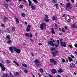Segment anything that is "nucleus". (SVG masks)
<instances>
[{"label":"nucleus","mask_w":77,"mask_h":77,"mask_svg":"<svg viewBox=\"0 0 77 77\" xmlns=\"http://www.w3.org/2000/svg\"><path fill=\"white\" fill-rule=\"evenodd\" d=\"M9 50H10L11 53H14V51H16V53L18 54L20 53H21V50L18 49H16V48L15 47H11L9 48Z\"/></svg>","instance_id":"f257e3e1"},{"label":"nucleus","mask_w":77,"mask_h":77,"mask_svg":"<svg viewBox=\"0 0 77 77\" xmlns=\"http://www.w3.org/2000/svg\"><path fill=\"white\" fill-rule=\"evenodd\" d=\"M34 62L35 63L37 66H38L39 67H40V66H41V63H40L39 61V60H34Z\"/></svg>","instance_id":"f03ea898"},{"label":"nucleus","mask_w":77,"mask_h":77,"mask_svg":"<svg viewBox=\"0 0 77 77\" xmlns=\"http://www.w3.org/2000/svg\"><path fill=\"white\" fill-rule=\"evenodd\" d=\"M50 61L52 63H54V64L55 65H56L57 64V61H55L54 59L52 58L50 60Z\"/></svg>","instance_id":"7ed1b4c3"},{"label":"nucleus","mask_w":77,"mask_h":77,"mask_svg":"<svg viewBox=\"0 0 77 77\" xmlns=\"http://www.w3.org/2000/svg\"><path fill=\"white\" fill-rule=\"evenodd\" d=\"M48 45H51V46H52V47H54L55 45L53 42L51 41H49L48 42Z\"/></svg>","instance_id":"20e7f679"},{"label":"nucleus","mask_w":77,"mask_h":77,"mask_svg":"<svg viewBox=\"0 0 77 77\" xmlns=\"http://www.w3.org/2000/svg\"><path fill=\"white\" fill-rule=\"evenodd\" d=\"M46 25L45 23H42L40 25V28L42 30H44V29Z\"/></svg>","instance_id":"39448f33"},{"label":"nucleus","mask_w":77,"mask_h":77,"mask_svg":"<svg viewBox=\"0 0 77 77\" xmlns=\"http://www.w3.org/2000/svg\"><path fill=\"white\" fill-rule=\"evenodd\" d=\"M60 44L61 46V47H66V43L64 42H61Z\"/></svg>","instance_id":"423d86ee"},{"label":"nucleus","mask_w":77,"mask_h":77,"mask_svg":"<svg viewBox=\"0 0 77 77\" xmlns=\"http://www.w3.org/2000/svg\"><path fill=\"white\" fill-rule=\"evenodd\" d=\"M51 72H52L53 74H55L56 73H57V71L56 69H51Z\"/></svg>","instance_id":"0eeeda50"},{"label":"nucleus","mask_w":77,"mask_h":77,"mask_svg":"<svg viewBox=\"0 0 77 77\" xmlns=\"http://www.w3.org/2000/svg\"><path fill=\"white\" fill-rule=\"evenodd\" d=\"M0 66L2 71H5L6 68H5V67H4V66H3V65H2V64L1 63H0Z\"/></svg>","instance_id":"6e6552de"},{"label":"nucleus","mask_w":77,"mask_h":77,"mask_svg":"<svg viewBox=\"0 0 77 77\" xmlns=\"http://www.w3.org/2000/svg\"><path fill=\"white\" fill-rule=\"evenodd\" d=\"M30 27H31V26H30V25H28L27 26V28L26 29V31L27 32H30Z\"/></svg>","instance_id":"1a4fd4ad"},{"label":"nucleus","mask_w":77,"mask_h":77,"mask_svg":"<svg viewBox=\"0 0 77 77\" xmlns=\"http://www.w3.org/2000/svg\"><path fill=\"white\" fill-rule=\"evenodd\" d=\"M71 64H72V65H71ZM71 64H70V67H71V68H72V66H73V68H76V66H75V64L74 63H71Z\"/></svg>","instance_id":"9d476101"},{"label":"nucleus","mask_w":77,"mask_h":77,"mask_svg":"<svg viewBox=\"0 0 77 77\" xmlns=\"http://www.w3.org/2000/svg\"><path fill=\"white\" fill-rule=\"evenodd\" d=\"M71 7V3H68L66 4V8H69Z\"/></svg>","instance_id":"9b49d317"},{"label":"nucleus","mask_w":77,"mask_h":77,"mask_svg":"<svg viewBox=\"0 0 77 77\" xmlns=\"http://www.w3.org/2000/svg\"><path fill=\"white\" fill-rule=\"evenodd\" d=\"M72 28H75V29H77V25H75V23H74L72 24Z\"/></svg>","instance_id":"f8f14e48"},{"label":"nucleus","mask_w":77,"mask_h":77,"mask_svg":"<svg viewBox=\"0 0 77 77\" xmlns=\"http://www.w3.org/2000/svg\"><path fill=\"white\" fill-rule=\"evenodd\" d=\"M58 72H60V73H61L62 72H63V71L62 69H61L60 68V69L58 70Z\"/></svg>","instance_id":"ddd939ff"},{"label":"nucleus","mask_w":77,"mask_h":77,"mask_svg":"<svg viewBox=\"0 0 77 77\" xmlns=\"http://www.w3.org/2000/svg\"><path fill=\"white\" fill-rule=\"evenodd\" d=\"M4 19L3 20H4V21H5V22H6V20H8V19L6 17L4 16Z\"/></svg>","instance_id":"4468645a"},{"label":"nucleus","mask_w":77,"mask_h":77,"mask_svg":"<svg viewBox=\"0 0 77 77\" xmlns=\"http://www.w3.org/2000/svg\"><path fill=\"white\" fill-rule=\"evenodd\" d=\"M7 43L8 44H12V41H11V40H9L7 42Z\"/></svg>","instance_id":"2eb2a0df"},{"label":"nucleus","mask_w":77,"mask_h":77,"mask_svg":"<svg viewBox=\"0 0 77 77\" xmlns=\"http://www.w3.org/2000/svg\"><path fill=\"white\" fill-rule=\"evenodd\" d=\"M68 59L69 60V62H72V61H73V60H72V59L70 57H68Z\"/></svg>","instance_id":"dca6fc26"},{"label":"nucleus","mask_w":77,"mask_h":77,"mask_svg":"<svg viewBox=\"0 0 77 77\" xmlns=\"http://www.w3.org/2000/svg\"><path fill=\"white\" fill-rule=\"evenodd\" d=\"M31 8L32 10H35V7L32 4L31 5Z\"/></svg>","instance_id":"f3484780"},{"label":"nucleus","mask_w":77,"mask_h":77,"mask_svg":"<svg viewBox=\"0 0 77 77\" xmlns=\"http://www.w3.org/2000/svg\"><path fill=\"white\" fill-rule=\"evenodd\" d=\"M4 5L5 7L7 9H8V4L4 3Z\"/></svg>","instance_id":"a211bd4d"},{"label":"nucleus","mask_w":77,"mask_h":77,"mask_svg":"<svg viewBox=\"0 0 77 77\" xmlns=\"http://www.w3.org/2000/svg\"><path fill=\"white\" fill-rule=\"evenodd\" d=\"M6 38H7L8 39L11 40V38H10V35H8L6 37Z\"/></svg>","instance_id":"6ab92c4d"},{"label":"nucleus","mask_w":77,"mask_h":77,"mask_svg":"<svg viewBox=\"0 0 77 77\" xmlns=\"http://www.w3.org/2000/svg\"><path fill=\"white\" fill-rule=\"evenodd\" d=\"M58 28V26H57V24H55V26H54V29H57Z\"/></svg>","instance_id":"aec40b11"},{"label":"nucleus","mask_w":77,"mask_h":77,"mask_svg":"<svg viewBox=\"0 0 77 77\" xmlns=\"http://www.w3.org/2000/svg\"><path fill=\"white\" fill-rule=\"evenodd\" d=\"M54 5L55 6L56 8V9H59V7H58V4H56L55 5Z\"/></svg>","instance_id":"412c9836"},{"label":"nucleus","mask_w":77,"mask_h":77,"mask_svg":"<svg viewBox=\"0 0 77 77\" xmlns=\"http://www.w3.org/2000/svg\"><path fill=\"white\" fill-rule=\"evenodd\" d=\"M39 71L41 73H43L44 72V70L42 68H40Z\"/></svg>","instance_id":"4be33fe9"},{"label":"nucleus","mask_w":77,"mask_h":77,"mask_svg":"<svg viewBox=\"0 0 77 77\" xmlns=\"http://www.w3.org/2000/svg\"><path fill=\"white\" fill-rule=\"evenodd\" d=\"M22 65L23 66L25 67V68L27 67V65H26V64H22Z\"/></svg>","instance_id":"5701e85b"},{"label":"nucleus","mask_w":77,"mask_h":77,"mask_svg":"<svg viewBox=\"0 0 77 77\" xmlns=\"http://www.w3.org/2000/svg\"><path fill=\"white\" fill-rule=\"evenodd\" d=\"M13 62H14V63H15L16 65H17V66H19V64L18 63L16 62V61H13Z\"/></svg>","instance_id":"b1692460"},{"label":"nucleus","mask_w":77,"mask_h":77,"mask_svg":"<svg viewBox=\"0 0 77 77\" xmlns=\"http://www.w3.org/2000/svg\"><path fill=\"white\" fill-rule=\"evenodd\" d=\"M57 19V17H55V16H53V17L52 18V20L53 21H54L55 20Z\"/></svg>","instance_id":"393cba45"},{"label":"nucleus","mask_w":77,"mask_h":77,"mask_svg":"<svg viewBox=\"0 0 77 77\" xmlns=\"http://www.w3.org/2000/svg\"><path fill=\"white\" fill-rule=\"evenodd\" d=\"M52 2L53 3H54H54H57V0L56 1L55 0H53Z\"/></svg>","instance_id":"a878e982"},{"label":"nucleus","mask_w":77,"mask_h":77,"mask_svg":"<svg viewBox=\"0 0 77 77\" xmlns=\"http://www.w3.org/2000/svg\"><path fill=\"white\" fill-rule=\"evenodd\" d=\"M28 0L29 2V6H31V5H32V2H31V1H30V0Z\"/></svg>","instance_id":"bb28decb"},{"label":"nucleus","mask_w":77,"mask_h":77,"mask_svg":"<svg viewBox=\"0 0 77 77\" xmlns=\"http://www.w3.org/2000/svg\"><path fill=\"white\" fill-rule=\"evenodd\" d=\"M51 33L53 34H55V32H54V29H53V28H52V29Z\"/></svg>","instance_id":"cd10ccee"},{"label":"nucleus","mask_w":77,"mask_h":77,"mask_svg":"<svg viewBox=\"0 0 77 77\" xmlns=\"http://www.w3.org/2000/svg\"><path fill=\"white\" fill-rule=\"evenodd\" d=\"M52 54L54 57H55V56H56V53H55V52H53L52 53Z\"/></svg>","instance_id":"c85d7f7f"},{"label":"nucleus","mask_w":77,"mask_h":77,"mask_svg":"<svg viewBox=\"0 0 77 77\" xmlns=\"http://www.w3.org/2000/svg\"><path fill=\"white\" fill-rule=\"evenodd\" d=\"M45 21L46 23H48V22H49V19H45Z\"/></svg>","instance_id":"c756f323"},{"label":"nucleus","mask_w":77,"mask_h":77,"mask_svg":"<svg viewBox=\"0 0 77 77\" xmlns=\"http://www.w3.org/2000/svg\"><path fill=\"white\" fill-rule=\"evenodd\" d=\"M21 15L23 17H26V14L23 13H22Z\"/></svg>","instance_id":"7c9ffc66"},{"label":"nucleus","mask_w":77,"mask_h":77,"mask_svg":"<svg viewBox=\"0 0 77 77\" xmlns=\"http://www.w3.org/2000/svg\"><path fill=\"white\" fill-rule=\"evenodd\" d=\"M3 77H9V75H8V74H5V75H4L3 76Z\"/></svg>","instance_id":"2f4dec72"},{"label":"nucleus","mask_w":77,"mask_h":77,"mask_svg":"<svg viewBox=\"0 0 77 77\" xmlns=\"http://www.w3.org/2000/svg\"><path fill=\"white\" fill-rule=\"evenodd\" d=\"M23 7H24V6H23V5H20L19 8H20V9H22V8H23Z\"/></svg>","instance_id":"473e14b6"},{"label":"nucleus","mask_w":77,"mask_h":77,"mask_svg":"<svg viewBox=\"0 0 77 77\" xmlns=\"http://www.w3.org/2000/svg\"><path fill=\"white\" fill-rule=\"evenodd\" d=\"M25 35L27 37H28V38H29V33H26L25 34Z\"/></svg>","instance_id":"72a5a7b5"},{"label":"nucleus","mask_w":77,"mask_h":77,"mask_svg":"<svg viewBox=\"0 0 77 77\" xmlns=\"http://www.w3.org/2000/svg\"><path fill=\"white\" fill-rule=\"evenodd\" d=\"M62 32H63V33H65V29L64 28H63L61 30Z\"/></svg>","instance_id":"f704fd0d"},{"label":"nucleus","mask_w":77,"mask_h":77,"mask_svg":"<svg viewBox=\"0 0 77 77\" xmlns=\"http://www.w3.org/2000/svg\"><path fill=\"white\" fill-rule=\"evenodd\" d=\"M45 19H48V15H45Z\"/></svg>","instance_id":"c9c22d12"},{"label":"nucleus","mask_w":77,"mask_h":77,"mask_svg":"<svg viewBox=\"0 0 77 77\" xmlns=\"http://www.w3.org/2000/svg\"><path fill=\"white\" fill-rule=\"evenodd\" d=\"M16 21L18 23H20V22H19V20L18 19H17V18H16Z\"/></svg>","instance_id":"e433bc0d"},{"label":"nucleus","mask_w":77,"mask_h":77,"mask_svg":"<svg viewBox=\"0 0 77 77\" xmlns=\"http://www.w3.org/2000/svg\"><path fill=\"white\" fill-rule=\"evenodd\" d=\"M62 62L63 63H64V62H66V61H65V59H64L63 58H62Z\"/></svg>","instance_id":"4c0bfd02"},{"label":"nucleus","mask_w":77,"mask_h":77,"mask_svg":"<svg viewBox=\"0 0 77 77\" xmlns=\"http://www.w3.org/2000/svg\"><path fill=\"white\" fill-rule=\"evenodd\" d=\"M33 0L35 3H38V1H37V0Z\"/></svg>","instance_id":"58836bf2"},{"label":"nucleus","mask_w":77,"mask_h":77,"mask_svg":"<svg viewBox=\"0 0 77 77\" xmlns=\"http://www.w3.org/2000/svg\"><path fill=\"white\" fill-rule=\"evenodd\" d=\"M62 41H63V39L62 38H60V44H61V42H62Z\"/></svg>","instance_id":"ea45409f"},{"label":"nucleus","mask_w":77,"mask_h":77,"mask_svg":"<svg viewBox=\"0 0 77 77\" xmlns=\"http://www.w3.org/2000/svg\"><path fill=\"white\" fill-rule=\"evenodd\" d=\"M16 75H20V73H18V72H16Z\"/></svg>","instance_id":"a19ab883"},{"label":"nucleus","mask_w":77,"mask_h":77,"mask_svg":"<svg viewBox=\"0 0 77 77\" xmlns=\"http://www.w3.org/2000/svg\"><path fill=\"white\" fill-rule=\"evenodd\" d=\"M57 41L58 43V45H60V42H59V40H57Z\"/></svg>","instance_id":"79ce46f5"},{"label":"nucleus","mask_w":77,"mask_h":77,"mask_svg":"<svg viewBox=\"0 0 77 77\" xmlns=\"http://www.w3.org/2000/svg\"><path fill=\"white\" fill-rule=\"evenodd\" d=\"M55 45L54 46H55V47H59V45H58V44L57 45H56L55 44H54Z\"/></svg>","instance_id":"37998d69"},{"label":"nucleus","mask_w":77,"mask_h":77,"mask_svg":"<svg viewBox=\"0 0 77 77\" xmlns=\"http://www.w3.org/2000/svg\"><path fill=\"white\" fill-rule=\"evenodd\" d=\"M1 26L3 27H5V25H4V24L3 23H2Z\"/></svg>","instance_id":"c03bdc74"},{"label":"nucleus","mask_w":77,"mask_h":77,"mask_svg":"<svg viewBox=\"0 0 77 77\" xmlns=\"http://www.w3.org/2000/svg\"><path fill=\"white\" fill-rule=\"evenodd\" d=\"M24 72L25 73H27V72H28V71H27V70H24Z\"/></svg>","instance_id":"a18cd8bd"},{"label":"nucleus","mask_w":77,"mask_h":77,"mask_svg":"<svg viewBox=\"0 0 77 77\" xmlns=\"http://www.w3.org/2000/svg\"><path fill=\"white\" fill-rule=\"evenodd\" d=\"M68 47H70L71 48H72V45H69L68 46Z\"/></svg>","instance_id":"49530a36"},{"label":"nucleus","mask_w":77,"mask_h":77,"mask_svg":"<svg viewBox=\"0 0 77 77\" xmlns=\"http://www.w3.org/2000/svg\"><path fill=\"white\" fill-rule=\"evenodd\" d=\"M7 63H10V61H9L8 60H7L6 61Z\"/></svg>","instance_id":"de8ad7c7"},{"label":"nucleus","mask_w":77,"mask_h":77,"mask_svg":"<svg viewBox=\"0 0 77 77\" xmlns=\"http://www.w3.org/2000/svg\"><path fill=\"white\" fill-rule=\"evenodd\" d=\"M12 30H13V31H15V27H12Z\"/></svg>","instance_id":"09e8293b"},{"label":"nucleus","mask_w":77,"mask_h":77,"mask_svg":"<svg viewBox=\"0 0 77 77\" xmlns=\"http://www.w3.org/2000/svg\"><path fill=\"white\" fill-rule=\"evenodd\" d=\"M67 21L69 22V23H70V21H71V20L70 19H68Z\"/></svg>","instance_id":"8fccbe9b"},{"label":"nucleus","mask_w":77,"mask_h":77,"mask_svg":"<svg viewBox=\"0 0 77 77\" xmlns=\"http://www.w3.org/2000/svg\"><path fill=\"white\" fill-rule=\"evenodd\" d=\"M30 38H32V36H33V35H32V34H30Z\"/></svg>","instance_id":"3c124183"},{"label":"nucleus","mask_w":77,"mask_h":77,"mask_svg":"<svg viewBox=\"0 0 77 77\" xmlns=\"http://www.w3.org/2000/svg\"><path fill=\"white\" fill-rule=\"evenodd\" d=\"M64 28L66 30H68V28L66 26H65L64 27Z\"/></svg>","instance_id":"603ef678"},{"label":"nucleus","mask_w":77,"mask_h":77,"mask_svg":"<svg viewBox=\"0 0 77 77\" xmlns=\"http://www.w3.org/2000/svg\"><path fill=\"white\" fill-rule=\"evenodd\" d=\"M31 54H32V57H33V56H34V55H33V54L32 53H31Z\"/></svg>","instance_id":"864d4df0"},{"label":"nucleus","mask_w":77,"mask_h":77,"mask_svg":"<svg viewBox=\"0 0 77 77\" xmlns=\"http://www.w3.org/2000/svg\"><path fill=\"white\" fill-rule=\"evenodd\" d=\"M7 30L8 31V33H10V30H9V29H8Z\"/></svg>","instance_id":"5fc2aeb1"},{"label":"nucleus","mask_w":77,"mask_h":77,"mask_svg":"<svg viewBox=\"0 0 77 77\" xmlns=\"http://www.w3.org/2000/svg\"><path fill=\"white\" fill-rule=\"evenodd\" d=\"M30 41H32V42H33V39H32V38H30Z\"/></svg>","instance_id":"6e6d98bb"},{"label":"nucleus","mask_w":77,"mask_h":77,"mask_svg":"<svg viewBox=\"0 0 77 77\" xmlns=\"http://www.w3.org/2000/svg\"><path fill=\"white\" fill-rule=\"evenodd\" d=\"M74 46L75 47H77V44H75Z\"/></svg>","instance_id":"4d7b16f0"},{"label":"nucleus","mask_w":77,"mask_h":77,"mask_svg":"<svg viewBox=\"0 0 77 77\" xmlns=\"http://www.w3.org/2000/svg\"><path fill=\"white\" fill-rule=\"evenodd\" d=\"M5 1H6V2H10V1H11V0H5Z\"/></svg>","instance_id":"13d9d810"},{"label":"nucleus","mask_w":77,"mask_h":77,"mask_svg":"<svg viewBox=\"0 0 77 77\" xmlns=\"http://www.w3.org/2000/svg\"><path fill=\"white\" fill-rule=\"evenodd\" d=\"M71 2H72V3L74 2V0H71Z\"/></svg>","instance_id":"bf43d9fd"},{"label":"nucleus","mask_w":77,"mask_h":77,"mask_svg":"<svg viewBox=\"0 0 77 77\" xmlns=\"http://www.w3.org/2000/svg\"><path fill=\"white\" fill-rule=\"evenodd\" d=\"M71 57H72V58H73V59H74V58H75V57L73 56H71Z\"/></svg>","instance_id":"052dcab7"},{"label":"nucleus","mask_w":77,"mask_h":77,"mask_svg":"<svg viewBox=\"0 0 77 77\" xmlns=\"http://www.w3.org/2000/svg\"><path fill=\"white\" fill-rule=\"evenodd\" d=\"M56 77H61V76L60 75H57V76Z\"/></svg>","instance_id":"680f3d73"},{"label":"nucleus","mask_w":77,"mask_h":77,"mask_svg":"<svg viewBox=\"0 0 77 77\" xmlns=\"http://www.w3.org/2000/svg\"><path fill=\"white\" fill-rule=\"evenodd\" d=\"M39 45H42V44L41 43H39Z\"/></svg>","instance_id":"e2e57ef3"},{"label":"nucleus","mask_w":77,"mask_h":77,"mask_svg":"<svg viewBox=\"0 0 77 77\" xmlns=\"http://www.w3.org/2000/svg\"><path fill=\"white\" fill-rule=\"evenodd\" d=\"M49 76L50 77H53V76H52V75H51L50 74L49 75Z\"/></svg>","instance_id":"0e129e2a"},{"label":"nucleus","mask_w":77,"mask_h":77,"mask_svg":"<svg viewBox=\"0 0 77 77\" xmlns=\"http://www.w3.org/2000/svg\"><path fill=\"white\" fill-rule=\"evenodd\" d=\"M23 1H24V3H26L27 2H26V1H25V0H23Z\"/></svg>","instance_id":"69168bd1"},{"label":"nucleus","mask_w":77,"mask_h":77,"mask_svg":"<svg viewBox=\"0 0 77 77\" xmlns=\"http://www.w3.org/2000/svg\"><path fill=\"white\" fill-rule=\"evenodd\" d=\"M25 24H27V23L26 21H25Z\"/></svg>","instance_id":"338daca9"},{"label":"nucleus","mask_w":77,"mask_h":77,"mask_svg":"<svg viewBox=\"0 0 77 77\" xmlns=\"http://www.w3.org/2000/svg\"><path fill=\"white\" fill-rule=\"evenodd\" d=\"M55 52L56 53H58V51H56Z\"/></svg>","instance_id":"774afa93"}]
</instances>
